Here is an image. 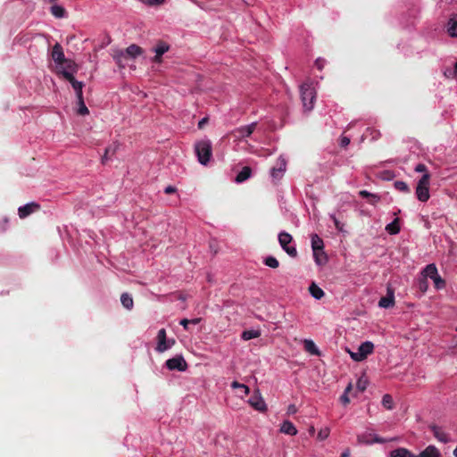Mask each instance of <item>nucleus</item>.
<instances>
[{"label": "nucleus", "instance_id": "obj_57", "mask_svg": "<svg viewBox=\"0 0 457 457\" xmlns=\"http://www.w3.org/2000/svg\"><path fill=\"white\" fill-rule=\"evenodd\" d=\"M200 321H201L200 318H195V319L189 320V323L194 324V325L198 324Z\"/></svg>", "mask_w": 457, "mask_h": 457}, {"label": "nucleus", "instance_id": "obj_27", "mask_svg": "<svg viewBox=\"0 0 457 457\" xmlns=\"http://www.w3.org/2000/svg\"><path fill=\"white\" fill-rule=\"evenodd\" d=\"M51 13L58 19L64 18L67 14L66 10L59 4H54L50 8Z\"/></svg>", "mask_w": 457, "mask_h": 457}, {"label": "nucleus", "instance_id": "obj_4", "mask_svg": "<svg viewBox=\"0 0 457 457\" xmlns=\"http://www.w3.org/2000/svg\"><path fill=\"white\" fill-rule=\"evenodd\" d=\"M429 180L430 174H423L418 181L415 194L418 200L420 202H427L430 197Z\"/></svg>", "mask_w": 457, "mask_h": 457}, {"label": "nucleus", "instance_id": "obj_20", "mask_svg": "<svg viewBox=\"0 0 457 457\" xmlns=\"http://www.w3.org/2000/svg\"><path fill=\"white\" fill-rule=\"evenodd\" d=\"M447 33L452 37H457V13L450 17L447 22Z\"/></svg>", "mask_w": 457, "mask_h": 457}, {"label": "nucleus", "instance_id": "obj_23", "mask_svg": "<svg viewBox=\"0 0 457 457\" xmlns=\"http://www.w3.org/2000/svg\"><path fill=\"white\" fill-rule=\"evenodd\" d=\"M252 175V170L250 167L245 166L242 168V170L238 172L235 181L237 183H242L245 180H247Z\"/></svg>", "mask_w": 457, "mask_h": 457}, {"label": "nucleus", "instance_id": "obj_29", "mask_svg": "<svg viewBox=\"0 0 457 457\" xmlns=\"http://www.w3.org/2000/svg\"><path fill=\"white\" fill-rule=\"evenodd\" d=\"M120 302L124 308L127 310H131L134 305L133 298L132 296L128 293H123L120 295Z\"/></svg>", "mask_w": 457, "mask_h": 457}, {"label": "nucleus", "instance_id": "obj_1", "mask_svg": "<svg viewBox=\"0 0 457 457\" xmlns=\"http://www.w3.org/2000/svg\"><path fill=\"white\" fill-rule=\"evenodd\" d=\"M300 95L305 112H311L314 108L317 93L312 83L305 82L300 87Z\"/></svg>", "mask_w": 457, "mask_h": 457}, {"label": "nucleus", "instance_id": "obj_60", "mask_svg": "<svg viewBox=\"0 0 457 457\" xmlns=\"http://www.w3.org/2000/svg\"><path fill=\"white\" fill-rule=\"evenodd\" d=\"M454 71H455V73H457V61L455 62V64H454Z\"/></svg>", "mask_w": 457, "mask_h": 457}, {"label": "nucleus", "instance_id": "obj_33", "mask_svg": "<svg viewBox=\"0 0 457 457\" xmlns=\"http://www.w3.org/2000/svg\"><path fill=\"white\" fill-rule=\"evenodd\" d=\"M304 348L312 354L319 355L320 351L312 340H304Z\"/></svg>", "mask_w": 457, "mask_h": 457}, {"label": "nucleus", "instance_id": "obj_24", "mask_svg": "<svg viewBox=\"0 0 457 457\" xmlns=\"http://www.w3.org/2000/svg\"><path fill=\"white\" fill-rule=\"evenodd\" d=\"M311 241H312V252L317 253V251H323V248H324L323 240L317 234L312 235Z\"/></svg>", "mask_w": 457, "mask_h": 457}, {"label": "nucleus", "instance_id": "obj_30", "mask_svg": "<svg viewBox=\"0 0 457 457\" xmlns=\"http://www.w3.org/2000/svg\"><path fill=\"white\" fill-rule=\"evenodd\" d=\"M260 336H261L260 330L249 329V330L243 331V333L241 335V338L245 341H247L250 339L257 338Z\"/></svg>", "mask_w": 457, "mask_h": 457}, {"label": "nucleus", "instance_id": "obj_41", "mask_svg": "<svg viewBox=\"0 0 457 457\" xmlns=\"http://www.w3.org/2000/svg\"><path fill=\"white\" fill-rule=\"evenodd\" d=\"M359 195L361 196V197H371L374 199V202L373 203H376L378 201H379L380 197L378 195H375V194H371L370 193L369 191L367 190H361L359 192Z\"/></svg>", "mask_w": 457, "mask_h": 457}, {"label": "nucleus", "instance_id": "obj_35", "mask_svg": "<svg viewBox=\"0 0 457 457\" xmlns=\"http://www.w3.org/2000/svg\"><path fill=\"white\" fill-rule=\"evenodd\" d=\"M77 104H78V110H77L78 114L85 116L89 113V111L85 104L84 98L78 99Z\"/></svg>", "mask_w": 457, "mask_h": 457}, {"label": "nucleus", "instance_id": "obj_36", "mask_svg": "<svg viewBox=\"0 0 457 457\" xmlns=\"http://www.w3.org/2000/svg\"><path fill=\"white\" fill-rule=\"evenodd\" d=\"M394 187L398 191H401V192H403V193H409L410 192V188H409L407 183L403 181V180H396V181H395Z\"/></svg>", "mask_w": 457, "mask_h": 457}, {"label": "nucleus", "instance_id": "obj_40", "mask_svg": "<svg viewBox=\"0 0 457 457\" xmlns=\"http://www.w3.org/2000/svg\"><path fill=\"white\" fill-rule=\"evenodd\" d=\"M119 147H120V144L118 142H113L112 145H108L105 148L104 152L106 154H109L110 155H113L117 152Z\"/></svg>", "mask_w": 457, "mask_h": 457}, {"label": "nucleus", "instance_id": "obj_52", "mask_svg": "<svg viewBox=\"0 0 457 457\" xmlns=\"http://www.w3.org/2000/svg\"><path fill=\"white\" fill-rule=\"evenodd\" d=\"M208 122V118L206 117H204L203 119H201L198 122V128L199 129H203L204 126Z\"/></svg>", "mask_w": 457, "mask_h": 457}, {"label": "nucleus", "instance_id": "obj_34", "mask_svg": "<svg viewBox=\"0 0 457 457\" xmlns=\"http://www.w3.org/2000/svg\"><path fill=\"white\" fill-rule=\"evenodd\" d=\"M231 387L234 389H240L241 393H242V395H241L242 397L245 395H247L250 393V389L246 385L241 384L237 381H233L231 383Z\"/></svg>", "mask_w": 457, "mask_h": 457}, {"label": "nucleus", "instance_id": "obj_31", "mask_svg": "<svg viewBox=\"0 0 457 457\" xmlns=\"http://www.w3.org/2000/svg\"><path fill=\"white\" fill-rule=\"evenodd\" d=\"M313 258L317 265L321 266L325 264L328 261L327 255L324 251H317V253L313 252Z\"/></svg>", "mask_w": 457, "mask_h": 457}, {"label": "nucleus", "instance_id": "obj_5", "mask_svg": "<svg viewBox=\"0 0 457 457\" xmlns=\"http://www.w3.org/2000/svg\"><path fill=\"white\" fill-rule=\"evenodd\" d=\"M293 241V237L286 232L281 231L278 234V242L281 246V248L290 256V257H296L297 256V251L295 245H291L290 244Z\"/></svg>", "mask_w": 457, "mask_h": 457}, {"label": "nucleus", "instance_id": "obj_61", "mask_svg": "<svg viewBox=\"0 0 457 457\" xmlns=\"http://www.w3.org/2000/svg\"><path fill=\"white\" fill-rule=\"evenodd\" d=\"M314 431H315V430H314V428H313V427H312V428H310V433H311V434H312V433H314Z\"/></svg>", "mask_w": 457, "mask_h": 457}, {"label": "nucleus", "instance_id": "obj_22", "mask_svg": "<svg viewBox=\"0 0 457 457\" xmlns=\"http://www.w3.org/2000/svg\"><path fill=\"white\" fill-rule=\"evenodd\" d=\"M438 274L437 268L436 264L430 263L428 264L421 271V275L423 278H430L431 279L435 278Z\"/></svg>", "mask_w": 457, "mask_h": 457}, {"label": "nucleus", "instance_id": "obj_26", "mask_svg": "<svg viewBox=\"0 0 457 457\" xmlns=\"http://www.w3.org/2000/svg\"><path fill=\"white\" fill-rule=\"evenodd\" d=\"M309 292H310L311 295L316 300L321 299L325 295L324 291L320 287H318L315 283H312L310 285Z\"/></svg>", "mask_w": 457, "mask_h": 457}, {"label": "nucleus", "instance_id": "obj_32", "mask_svg": "<svg viewBox=\"0 0 457 457\" xmlns=\"http://www.w3.org/2000/svg\"><path fill=\"white\" fill-rule=\"evenodd\" d=\"M386 230L390 235L398 234L400 232V226H399V223H398V219H395V220H393L392 222L387 224L386 227Z\"/></svg>", "mask_w": 457, "mask_h": 457}, {"label": "nucleus", "instance_id": "obj_12", "mask_svg": "<svg viewBox=\"0 0 457 457\" xmlns=\"http://www.w3.org/2000/svg\"><path fill=\"white\" fill-rule=\"evenodd\" d=\"M249 404L259 411H267V405L262 397L261 394L257 391L255 392L248 400Z\"/></svg>", "mask_w": 457, "mask_h": 457}, {"label": "nucleus", "instance_id": "obj_10", "mask_svg": "<svg viewBox=\"0 0 457 457\" xmlns=\"http://www.w3.org/2000/svg\"><path fill=\"white\" fill-rule=\"evenodd\" d=\"M287 170V161L280 155L278 159L277 167L270 169V174L273 181H278L282 179Z\"/></svg>", "mask_w": 457, "mask_h": 457}, {"label": "nucleus", "instance_id": "obj_49", "mask_svg": "<svg viewBox=\"0 0 457 457\" xmlns=\"http://www.w3.org/2000/svg\"><path fill=\"white\" fill-rule=\"evenodd\" d=\"M340 402L342 403V404H344L345 406H346V405L350 403V398H349L348 395H346V394H343V395L340 396Z\"/></svg>", "mask_w": 457, "mask_h": 457}, {"label": "nucleus", "instance_id": "obj_51", "mask_svg": "<svg viewBox=\"0 0 457 457\" xmlns=\"http://www.w3.org/2000/svg\"><path fill=\"white\" fill-rule=\"evenodd\" d=\"M357 388L361 391H364L366 389V383L362 382L361 379L357 382Z\"/></svg>", "mask_w": 457, "mask_h": 457}, {"label": "nucleus", "instance_id": "obj_47", "mask_svg": "<svg viewBox=\"0 0 457 457\" xmlns=\"http://www.w3.org/2000/svg\"><path fill=\"white\" fill-rule=\"evenodd\" d=\"M65 71H71L68 67H67V63H64L62 65H61L58 69H57V72L61 75L63 76V72Z\"/></svg>", "mask_w": 457, "mask_h": 457}, {"label": "nucleus", "instance_id": "obj_48", "mask_svg": "<svg viewBox=\"0 0 457 457\" xmlns=\"http://www.w3.org/2000/svg\"><path fill=\"white\" fill-rule=\"evenodd\" d=\"M177 192V188L174 186L169 185L164 188V193L167 195L173 194Z\"/></svg>", "mask_w": 457, "mask_h": 457}, {"label": "nucleus", "instance_id": "obj_37", "mask_svg": "<svg viewBox=\"0 0 457 457\" xmlns=\"http://www.w3.org/2000/svg\"><path fill=\"white\" fill-rule=\"evenodd\" d=\"M382 405L386 409V410H392L394 408V402H393V398L390 395H385L382 398Z\"/></svg>", "mask_w": 457, "mask_h": 457}, {"label": "nucleus", "instance_id": "obj_45", "mask_svg": "<svg viewBox=\"0 0 457 457\" xmlns=\"http://www.w3.org/2000/svg\"><path fill=\"white\" fill-rule=\"evenodd\" d=\"M419 288L422 291V292H426L427 289H428V281H427V278H422L419 280Z\"/></svg>", "mask_w": 457, "mask_h": 457}, {"label": "nucleus", "instance_id": "obj_18", "mask_svg": "<svg viewBox=\"0 0 457 457\" xmlns=\"http://www.w3.org/2000/svg\"><path fill=\"white\" fill-rule=\"evenodd\" d=\"M279 431L290 436H295L298 432L295 426L290 420H284L281 423Z\"/></svg>", "mask_w": 457, "mask_h": 457}, {"label": "nucleus", "instance_id": "obj_55", "mask_svg": "<svg viewBox=\"0 0 457 457\" xmlns=\"http://www.w3.org/2000/svg\"><path fill=\"white\" fill-rule=\"evenodd\" d=\"M82 89L83 88H80V89H78L77 91H75L76 96H77V100L83 98V91H82Z\"/></svg>", "mask_w": 457, "mask_h": 457}, {"label": "nucleus", "instance_id": "obj_7", "mask_svg": "<svg viewBox=\"0 0 457 457\" xmlns=\"http://www.w3.org/2000/svg\"><path fill=\"white\" fill-rule=\"evenodd\" d=\"M374 345L370 341L361 343L357 352H350L351 358L355 361H361L373 352Z\"/></svg>", "mask_w": 457, "mask_h": 457}, {"label": "nucleus", "instance_id": "obj_25", "mask_svg": "<svg viewBox=\"0 0 457 457\" xmlns=\"http://www.w3.org/2000/svg\"><path fill=\"white\" fill-rule=\"evenodd\" d=\"M416 457H440V453L436 447L429 445Z\"/></svg>", "mask_w": 457, "mask_h": 457}, {"label": "nucleus", "instance_id": "obj_50", "mask_svg": "<svg viewBox=\"0 0 457 457\" xmlns=\"http://www.w3.org/2000/svg\"><path fill=\"white\" fill-rule=\"evenodd\" d=\"M325 63V60L321 58H318L315 62V64L319 70H322Z\"/></svg>", "mask_w": 457, "mask_h": 457}, {"label": "nucleus", "instance_id": "obj_53", "mask_svg": "<svg viewBox=\"0 0 457 457\" xmlns=\"http://www.w3.org/2000/svg\"><path fill=\"white\" fill-rule=\"evenodd\" d=\"M179 324H180L181 326H183V328H184L185 329H188V324H190V323H189V320H188V319H183V320H181L179 321Z\"/></svg>", "mask_w": 457, "mask_h": 457}, {"label": "nucleus", "instance_id": "obj_43", "mask_svg": "<svg viewBox=\"0 0 457 457\" xmlns=\"http://www.w3.org/2000/svg\"><path fill=\"white\" fill-rule=\"evenodd\" d=\"M414 170L422 174H429L427 166L424 163H419L415 166Z\"/></svg>", "mask_w": 457, "mask_h": 457}, {"label": "nucleus", "instance_id": "obj_11", "mask_svg": "<svg viewBox=\"0 0 457 457\" xmlns=\"http://www.w3.org/2000/svg\"><path fill=\"white\" fill-rule=\"evenodd\" d=\"M257 122H252L245 126H241L233 130V135L236 138L241 140L245 137H250L255 129Z\"/></svg>", "mask_w": 457, "mask_h": 457}, {"label": "nucleus", "instance_id": "obj_9", "mask_svg": "<svg viewBox=\"0 0 457 457\" xmlns=\"http://www.w3.org/2000/svg\"><path fill=\"white\" fill-rule=\"evenodd\" d=\"M165 366L170 370L185 371L187 369V363L182 355L168 359Z\"/></svg>", "mask_w": 457, "mask_h": 457}, {"label": "nucleus", "instance_id": "obj_58", "mask_svg": "<svg viewBox=\"0 0 457 457\" xmlns=\"http://www.w3.org/2000/svg\"><path fill=\"white\" fill-rule=\"evenodd\" d=\"M351 390H352V383H349L348 386L345 387V389L343 394L348 395Z\"/></svg>", "mask_w": 457, "mask_h": 457}, {"label": "nucleus", "instance_id": "obj_59", "mask_svg": "<svg viewBox=\"0 0 457 457\" xmlns=\"http://www.w3.org/2000/svg\"><path fill=\"white\" fill-rule=\"evenodd\" d=\"M350 456V451L348 449H346L345 451H344L341 454V457H349Z\"/></svg>", "mask_w": 457, "mask_h": 457}, {"label": "nucleus", "instance_id": "obj_54", "mask_svg": "<svg viewBox=\"0 0 457 457\" xmlns=\"http://www.w3.org/2000/svg\"><path fill=\"white\" fill-rule=\"evenodd\" d=\"M349 143H350V139L348 137H342V139H341L342 146H346L349 145Z\"/></svg>", "mask_w": 457, "mask_h": 457}, {"label": "nucleus", "instance_id": "obj_16", "mask_svg": "<svg viewBox=\"0 0 457 457\" xmlns=\"http://www.w3.org/2000/svg\"><path fill=\"white\" fill-rule=\"evenodd\" d=\"M39 204L34 202L26 204L22 206H20L18 208V214L20 218L24 219L29 214L33 213L34 212L37 211L39 209Z\"/></svg>", "mask_w": 457, "mask_h": 457}, {"label": "nucleus", "instance_id": "obj_15", "mask_svg": "<svg viewBox=\"0 0 457 457\" xmlns=\"http://www.w3.org/2000/svg\"><path fill=\"white\" fill-rule=\"evenodd\" d=\"M170 50V45L163 42L159 41L156 46L153 48V51L155 53L154 57V62H161L162 56Z\"/></svg>", "mask_w": 457, "mask_h": 457}, {"label": "nucleus", "instance_id": "obj_6", "mask_svg": "<svg viewBox=\"0 0 457 457\" xmlns=\"http://www.w3.org/2000/svg\"><path fill=\"white\" fill-rule=\"evenodd\" d=\"M157 345L155 350L158 353H163L170 349L176 343L173 338H167L165 328H161L157 333Z\"/></svg>", "mask_w": 457, "mask_h": 457}, {"label": "nucleus", "instance_id": "obj_14", "mask_svg": "<svg viewBox=\"0 0 457 457\" xmlns=\"http://www.w3.org/2000/svg\"><path fill=\"white\" fill-rule=\"evenodd\" d=\"M430 430L432 431L434 436L442 443H448L451 441L450 435L441 427L436 425L429 426Z\"/></svg>", "mask_w": 457, "mask_h": 457}, {"label": "nucleus", "instance_id": "obj_46", "mask_svg": "<svg viewBox=\"0 0 457 457\" xmlns=\"http://www.w3.org/2000/svg\"><path fill=\"white\" fill-rule=\"evenodd\" d=\"M297 412V408L295 404H289L287 410L288 415H293Z\"/></svg>", "mask_w": 457, "mask_h": 457}, {"label": "nucleus", "instance_id": "obj_8", "mask_svg": "<svg viewBox=\"0 0 457 457\" xmlns=\"http://www.w3.org/2000/svg\"><path fill=\"white\" fill-rule=\"evenodd\" d=\"M389 440L379 437L378 435L372 433L371 431H365L357 436V442L359 445H372L374 443H386Z\"/></svg>", "mask_w": 457, "mask_h": 457}, {"label": "nucleus", "instance_id": "obj_13", "mask_svg": "<svg viewBox=\"0 0 457 457\" xmlns=\"http://www.w3.org/2000/svg\"><path fill=\"white\" fill-rule=\"evenodd\" d=\"M112 56L119 68L124 69L129 65V60L130 59L128 57L124 50L116 49L113 51Z\"/></svg>", "mask_w": 457, "mask_h": 457}, {"label": "nucleus", "instance_id": "obj_39", "mask_svg": "<svg viewBox=\"0 0 457 457\" xmlns=\"http://www.w3.org/2000/svg\"><path fill=\"white\" fill-rule=\"evenodd\" d=\"M435 287L437 290L443 289L445 287V281L443 279L439 274H437L435 278H432Z\"/></svg>", "mask_w": 457, "mask_h": 457}, {"label": "nucleus", "instance_id": "obj_38", "mask_svg": "<svg viewBox=\"0 0 457 457\" xmlns=\"http://www.w3.org/2000/svg\"><path fill=\"white\" fill-rule=\"evenodd\" d=\"M264 264L270 268L276 269L279 266L278 261L273 256H268L263 261Z\"/></svg>", "mask_w": 457, "mask_h": 457}, {"label": "nucleus", "instance_id": "obj_19", "mask_svg": "<svg viewBox=\"0 0 457 457\" xmlns=\"http://www.w3.org/2000/svg\"><path fill=\"white\" fill-rule=\"evenodd\" d=\"M395 304V296L392 291H388L387 295L384 297H381L378 302V306L381 308H390Z\"/></svg>", "mask_w": 457, "mask_h": 457}, {"label": "nucleus", "instance_id": "obj_56", "mask_svg": "<svg viewBox=\"0 0 457 457\" xmlns=\"http://www.w3.org/2000/svg\"><path fill=\"white\" fill-rule=\"evenodd\" d=\"M109 155H110L109 154H106L104 152V154L103 155L102 160H101L103 164H105L107 162V161L109 160Z\"/></svg>", "mask_w": 457, "mask_h": 457}, {"label": "nucleus", "instance_id": "obj_17", "mask_svg": "<svg viewBox=\"0 0 457 457\" xmlns=\"http://www.w3.org/2000/svg\"><path fill=\"white\" fill-rule=\"evenodd\" d=\"M78 71H65L63 72V78L67 79L73 87L74 91L78 89L83 88L84 83L82 81H79L75 79L74 74Z\"/></svg>", "mask_w": 457, "mask_h": 457}, {"label": "nucleus", "instance_id": "obj_28", "mask_svg": "<svg viewBox=\"0 0 457 457\" xmlns=\"http://www.w3.org/2000/svg\"><path fill=\"white\" fill-rule=\"evenodd\" d=\"M390 457H416L405 448H398L390 452Z\"/></svg>", "mask_w": 457, "mask_h": 457}, {"label": "nucleus", "instance_id": "obj_2", "mask_svg": "<svg viewBox=\"0 0 457 457\" xmlns=\"http://www.w3.org/2000/svg\"><path fill=\"white\" fill-rule=\"evenodd\" d=\"M195 153L202 165H207L212 156V145L210 139L204 138L195 144Z\"/></svg>", "mask_w": 457, "mask_h": 457}, {"label": "nucleus", "instance_id": "obj_44", "mask_svg": "<svg viewBox=\"0 0 457 457\" xmlns=\"http://www.w3.org/2000/svg\"><path fill=\"white\" fill-rule=\"evenodd\" d=\"M329 217L333 220L336 228L339 231H342L344 225L337 219L336 215L330 214Z\"/></svg>", "mask_w": 457, "mask_h": 457}, {"label": "nucleus", "instance_id": "obj_3", "mask_svg": "<svg viewBox=\"0 0 457 457\" xmlns=\"http://www.w3.org/2000/svg\"><path fill=\"white\" fill-rule=\"evenodd\" d=\"M51 57L55 63L56 69H58L61 65L67 63V67L71 71H78V65L71 59H67L64 55L63 49L59 43H56L51 52Z\"/></svg>", "mask_w": 457, "mask_h": 457}, {"label": "nucleus", "instance_id": "obj_21", "mask_svg": "<svg viewBox=\"0 0 457 457\" xmlns=\"http://www.w3.org/2000/svg\"><path fill=\"white\" fill-rule=\"evenodd\" d=\"M124 52L127 54L129 59L134 60L143 54V49L139 46L132 44L128 46Z\"/></svg>", "mask_w": 457, "mask_h": 457}, {"label": "nucleus", "instance_id": "obj_42", "mask_svg": "<svg viewBox=\"0 0 457 457\" xmlns=\"http://www.w3.org/2000/svg\"><path fill=\"white\" fill-rule=\"evenodd\" d=\"M330 429L328 428H321L318 433V439L323 441L327 439L329 436Z\"/></svg>", "mask_w": 457, "mask_h": 457}]
</instances>
